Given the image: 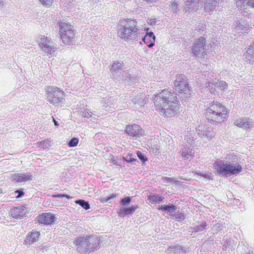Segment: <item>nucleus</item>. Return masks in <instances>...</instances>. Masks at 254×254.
Returning <instances> with one entry per match:
<instances>
[{
	"label": "nucleus",
	"mask_w": 254,
	"mask_h": 254,
	"mask_svg": "<svg viewBox=\"0 0 254 254\" xmlns=\"http://www.w3.org/2000/svg\"><path fill=\"white\" fill-rule=\"evenodd\" d=\"M177 93L171 92L167 89L154 95V103L160 114L165 117L175 116L179 110Z\"/></svg>",
	"instance_id": "nucleus-1"
},
{
	"label": "nucleus",
	"mask_w": 254,
	"mask_h": 254,
	"mask_svg": "<svg viewBox=\"0 0 254 254\" xmlns=\"http://www.w3.org/2000/svg\"><path fill=\"white\" fill-rule=\"evenodd\" d=\"M226 160L217 159L214 163V168L223 176H236L242 170V166L238 163L239 157L233 154L227 155Z\"/></svg>",
	"instance_id": "nucleus-2"
},
{
	"label": "nucleus",
	"mask_w": 254,
	"mask_h": 254,
	"mask_svg": "<svg viewBox=\"0 0 254 254\" xmlns=\"http://www.w3.org/2000/svg\"><path fill=\"white\" fill-rule=\"evenodd\" d=\"M101 238L95 235L85 236L77 238L74 243L76 250L81 254H89L100 248Z\"/></svg>",
	"instance_id": "nucleus-3"
},
{
	"label": "nucleus",
	"mask_w": 254,
	"mask_h": 254,
	"mask_svg": "<svg viewBox=\"0 0 254 254\" xmlns=\"http://www.w3.org/2000/svg\"><path fill=\"white\" fill-rule=\"evenodd\" d=\"M228 111L225 106L218 102H213L207 108L205 117L213 124L220 123L227 118Z\"/></svg>",
	"instance_id": "nucleus-4"
},
{
	"label": "nucleus",
	"mask_w": 254,
	"mask_h": 254,
	"mask_svg": "<svg viewBox=\"0 0 254 254\" xmlns=\"http://www.w3.org/2000/svg\"><path fill=\"white\" fill-rule=\"evenodd\" d=\"M121 27L118 32V36L122 39L127 40L135 39L138 34L137 22L131 19L120 21Z\"/></svg>",
	"instance_id": "nucleus-5"
},
{
	"label": "nucleus",
	"mask_w": 254,
	"mask_h": 254,
	"mask_svg": "<svg viewBox=\"0 0 254 254\" xmlns=\"http://www.w3.org/2000/svg\"><path fill=\"white\" fill-rule=\"evenodd\" d=\"M59 33L64 44H72L75 42V32L72 26L65 22L59 23Z\"/></svg>",
	"instance_id": "nucleus-6"
},
{
	"label": "nucleus",
	"mask_w": 254,
	"mask_h": 254,
	"mask_svg": "<svg viewBox=\"0 0 254 254\" xmlns=\"http://www.w3.org/2000/svg\"><path fill=\"white\" fill-rule=\"evenodd\" d=\"M125 65L123 63L120 62H114L110 69L112 76L118 80H125L129 83L130 77L128 73L126 72L125 69Z\"/></svg>",
	"instance_id": "nucleus-7"
},
{
	"label": "nucleus",
	"mask_w": 254,
	"mask_h": 254,
	"mask_svg": "<svg viewBox=\"0 0 254 254\" xmlns=\"http://www.w3.org/2000/svg\"><path fill=\"white\" fill-rule=\"evenodd\" d=\"M175 90L180 94L190 95V87L188 83L187 77L183 74H178L174 81Z\"/></svg>",
	"instance_id": "nucleus-8"
},
{
	"label": "nucleus",
	"mask_w": 254,
	"mask_h": 254,
	"mask_svg": "<svg viewBox=\"0 0 254 254\" xmlns=\"http://www.w3.org/2000/svg\"><path fill=\"white\" fill-rule=\"evenodd\" d=\"M46 91L47 98L50 103L57 105L59 103H64V92L59 88L49 87L47 88Z\"/></svg>",
	"instance_id": "nucleus-9"
},
{
	"label": "nucleus",
	"mask_w": 254,
	"mask_h": 254,
	"mask_svg": "<svg viewBox=\"0 0 254 254\" xmlns=\"http://www.w3.org/2000/svg\"><path fill=\"white\" fill-rule=\"evenodd\" d=\"M206 49V41L203 37L196 39L192 48L193 56L198 58H205Z\"/></svg>",
	"instance_id": "nucleus-10"
},
{
	"label": "nucleus",
	"mask_w": 254,
	"mask_h": 254,
	"mask_svg": "<svg viewBox=\"0 0 254 254\" xmlns=\"http://www.w3.org/2000/svg\"><path fill=\"white\" fill-rule=\"evenodd\" d=\"M38 42L40 47L45 52L52 54L55 52L54 43L49 38L42 36Z\"/></svg>",
	"instance_id": "nucleus-11"
},
{
	"label": "nucleus",
	"mask_w": 254,
	"mask_h": 254,
	"mask_svg": "<svg viewBox=\"0 0 254 254\" xmlns=\"http://www.w3.org/2000/svg\"><path fill=\"white\" fill-rule=\"evenodd\" d=\"M232 34L235 36H240L241 33L248 32L250 25L246 21L239 20L232 26Z\"/></svg>",
	"instance_id": "nucleus-12"
},
{
	"label": "nucleus",
	"mask_w": 254,
	"mask_h": 254,
	"mask_svg": "<svg viewBox=\"0 0 254 254\" xmlns=\"http://www.w3.org/2000/svg\"><path fill=\"white\" fill-rule=\"evenodd\" d=\"M196 132L201 138H206L210 140L214 136V132L207 125H200L196 128Z\"/></svg>",
	"instance_id": "nucleus-13"
},
{
	"label": "nucleus",
	"mask_w": 254,
	"mask_h": 254,
	"mask_svg": "<svg viewBox=\"0 0 254 254\" xmlns=\"http://www.w3.org/2000/svg\"><path fill=\"white\" fill-rule=\"evenodd\" d=\"M126 133L130 136L137 138L144 134V130L136 124L128 125L126 127Z\"/></svg>",
	"instance_id": "nucleus-14"
},
{
	"label": "nucleus",
	"mask_w": 254,
	"mask_h": 254,
	"mask_svg": "<svg viewBox=\"0 0 254 254\" xmlns=\"http://www.w3.org/2000/svg\"><path fill=\"white\" fill-rule=\"evenodd\" d=\"M36 219L39 223L44 225H51L57 220L55 215L50 212L43 213Z\"/></svg>",
	"instance_id": "nucleus-15"
},
{
	"label": "nucleus",
	"mask_w": 254,
	"mask_h": 254,
	"mask_svg": "<svg viewBox=\"0 0 254 254\" xmlns=\"http://www.w3.org/2000/svg\"><path fill=\"white\" fill-rule=\"evenodd\" d=\"M234 124L244 129H251L254 127V122L252 119L248 118H241L235 120Z\"/></svg>",
	"instance_id": "nucleus-16"
},
{
	"label": "nucleus",
	"mask_w": 254,
	"mask_h": 254,
	"mask_svg": "<svg viewBox=\"0 0 254 254\" xmlns=\"http://www.w3.org/2000/svg\"><path fill=\"white\" fill-rule=\"evenodd\" d=\"M12 217L15 219H21L26 216L27 208L24 206L15 207L10 209Z\"/></svg>",
	"instance_id": "nucleus-17"
},
{
	"label": "nucleus",
	"mask_w": 254,
	"mask_h": 254,
	"mask_svg": "<svg viewBox=\"0 0 254 254\" xmlns=\"http://www.w3.org/2000/svg\"><path fill=\"white\" fill-rule=\"evenodd\" d=\"M207 224L206 222L203 221L200 223H197L192 227H190L189 231L192 233L200 232L206 231L208 229Z\"/></svg>",
	"instance_id": "nucleus-18"
},
{
	"label": "nucleus",
	"mask_w": 254,
	"mask_h": 254,
	"mask_svg": "<svg viewBox=\"0 0 254 254\" xmlns=\"http://www.w3.org/2000/svg\"><path fill=\"white\" fill-rule=\"evenodd\" d=\"M194 154V151L191 145H186L181 150V155L182 157L185 159H189L190 157L193 156Z\"/></svg>",
	"instance_id": "nucleus-19"
},
{
	"label": "nucleus",
	"mask_w": 254,
	"mask_h": 254,
	"mask_svg": "<svg viewBox=\"0 0 254 254\" xmlns=\"http://www.w3.org/2000/svg\"><path fill=\"white\" fill-rule=\"evenodd\" d=\"M199 2H203L201 0H187L186 2V6L185 10L190 11H192L194 9H197Z\"/></svg>",
	"instance_id": "nucleus-20"
},
{
	"label": "nucleus",
	"mask_w": 254,
	"mask_h": 254,
	"mask_svg": "<svg viewBox=\"0 0 254 254\" xmlns=\"http://www.w3.org/2000/svg\"><path fill=\"white\" fill-rule=\"evenodd\" d=\"M155 36L152 32H147L142 41L149 48L152 47L155 44Z\"/></svg>",
	"instance_id": "nucleus-21"
},
{
	"label": "nucleus",
	"mask_w": 254,
	"mask_h": 254,
	"mask_svg": "<svg viewBox=\"0 0 254 254\" xmlns=\"http://www.w3.org/2000/svg\"><path fill=\"white\" fill-rule=\"evenodd\" d=\"M157 209L173 215L177 210V207L174 204L169 203V204L161 205Z\"/></svg>",
	"instance_id": "nucleus-22"
},
{
	"label": "nucleus",
	"mask_w": 254,
	"mask_h": 254,
	"mask_svg": "<svg viewBox=\"0 0 254 254\" xmlns=\"http://www.w3.org/2000/svg\"><path fill=\"white\" fill-rule=\"evenodd\" d=\"M40 232L32 231L29 233L27 236L25 243L27 244H32L37 241L39 238Z\"/></svg>",
	"instance_id": "nucleus-23"
},
{
	"label": "nucleus",
	"mask_w": 254,
	"mask_h": 254,
	"mask_svg": "<svg viewBox=\"0 0 254 254\" xmlns=\"http://www.w3.org/2000/svg\"><path fill=\"white\" fill-rule=\"evenodd\" d=\"M138 207V205H131L128 207H124L121 208L119 212V215L120 216H124L126 215L132 214L135 210Z\"/></svg>",
	"instance_id": "nucleus-24"
},
{
	"label": "nucleus",
	"mask_w": 254,
	"mask_h": 254,
	"mask_svg": "<svg viewBox=\"0 0 254 254\" xmlns=\"http://www.w3.org/2000/svg\"><path fill=\"white\" fill-rule=\"evenodd\" d=\"M12 179L17 182L21 183L31 180V176L24 173H17L12 176Z\"/></svg>",
	"instance_id": "nucleus-25"
},
{
	"label": "nucleus",
	"mask_w": 254,
	"mask_h": 254,
	"mask_svg": "<svg viewBox=\"0 0 254 254\" xmlns=\"http://www.w3.org/2000/svg\"><path fill=\"white\" fill-rule=\"evenodd\" d=\"M218 3V0H205L204 4V9L206 12H209L213 11Z\"/></svg>",
	"instance_id": "nucleus-26"
},
{
	"label": "nucleus",
	"mask_w": 254,
	"mask_h": 254,
	"mask_svg": "<svg viewBox=\"0 0 254 254\" xmlns=\"http://www.w3.org/2000/svg\"><path fill=\"white\" fill-rule=\"evenodd\" d=\"M163 197L157 194L147 195V201L152 204H159L163 201Z\"/></svg>",
	"instance_id": "nucleus-27"
},
{
	"label": "nucleus",
	"mask_w": 254,
	"mask_h": 254,
	"mask_svg": "<svg viewBox=\"0 0 254 254\" xmlns=\"http://www.w3.org/2000/svg\"><path fill=\"white\" fill-rule=\"evenodd\" d=\"M184 248L180 245H172L166 251L168 254H183Z\"/></svg>",
	"instance_id": "nucleus-28"
},
{
	"label": "nucleus",
	"mask_w": 254,
	"mask_h": 254,
	"mask_svg": "<svg viewBox=\"0 0 254 254\" xmlns=\"http://www.w3.org/2000/svg\"><path fill=\"white\" fill-rule=\"evenodd\" d=\"M246 59L247 61H251L254 59V41L253 45H251L246 52Z\"/></svg>",
	"instance_id": "nucleus-29"
},
{
	"label": "nucleus",
	"mask_w": 254,
	"mask_h": 254,
	"mask_svg": "<svg viewBox=\"0 0 254 254\" xmlns=\"http://www.w3.org/2000/svg\"><path fill=\"white\" fill-rule=\"evenodd\" d=\"M206 80H207V82L205 84V86L207 87H210L211 84L212 85H214L215 87L217 88H220L219 83L220 80L217 79L215 78L214 80H212L211 79H209L208 78H207Z\"/></svg>",
	"instance_id": "nucleus-30"
},
{
	"label": "nucleus",
	"mask_w": 254,
	"mask_h": 254,
	"mask_svg": "<svg viewBox=\"0 0 254 254\" xmlns=\"http://www.w3.org/2000/svg\"><path fill=\"white\" fill-rule=\"evenodd\" d=\"M118 193H112L110 196L106 197H101L100 198V200L102 203H105L110 200H113L118 197Z\"/></svg>",
	"instance_id": "nucleus-31"
},
{
	"label": "nucleus",
	"mask_w": 254,
	"mask_h": 254,
	"mask_svg": "<svg viewBox=\"0 0 254 254\" xmlns=\"http://www.w3.org/2000/svg\"><path fill=\"white\" fill-rule=\"evenodd\" d=\"M75 203L80 205L82 208L85 210H88L90 208V205L88 201L84 199H78L75 201Z\"/></svg>",
	"instance_id": "nucleus-32"
},
{
	"label": "nucleus",
	"mask_w": 254,
	"mask_h": 254,
	"mask_svg": "<svg viewBox=\"0 0 254 254\" xmlns=\"http://www.w3.org/2000/svg\"><path fill=\"white\" fill-rule=\"evenodd\" d=\"M173 215L175 217V219L178 221L182 222L186 219V216L184 214V213L180 212L179 210L177 211V212L175 211Z\"/></svg>",
	"instance_id": "nucleus-33"
},
{
	"label": "nucleus",
	"mask_w": 254,
	"mask_h": 254,
	"mask_svg": "<svg viewBox=\"0 0 254 254\" xmlns=\"http://www.w3.org/2000/svg\"><path fill=\"white\" fill-rule=\"evenodd\" d=\"M131 198L132 197L125 196L120 200V204L124 206H127L130 203Z\"/></svg>",
	"instance_id": "nucleus-34"
},
{
	"label": "nucleus",
	"mask_w": 254,
	"mask_h": 254,
	"mask_svg": "<svg viewBox=\"0 0 254 254\" xmlns=\"http://www.w3.org/2000/svg\"><path fill=\"white\" fill-rule=\"evenodd\" d=\"M80 114L82 117L87 118H90L92 117V115H94L92 112L89 111L88 109L81 111Z\"/></svg>",
	"instance_id": "nucleus-35"
},
{
	"label": "nucleus",
	"mask_w": 254,
	"mask_h": 254,
	"mask_svg": "<svg viewBox=\"0 0 254 254\" xmlns=\"http://www.w3.org/2000/svg\"><path fill=\"white\" fill-rule=\"evenodd\" d=\"M78 143V139L76 137H73L70 139L68 143V145L70 147H74L77 145Z\"/></svg>",
	"instance_id": "nucleus-36"
},
{
	"label": "nucleus",
	"mask_w": 254,
	"mask_h": 254,
	"mask_svg": "<svg viewBox=\"0 0 254 254\" xmlns=\"http://www.w3.org/2000/svg\"><path fill=\"white\" fill-rule=\"evenodd\" d=\"M132 154H128L126 157H123V160L128 163L133 164L135 162L137 161V160L134 158H132Z\"/></svg>",
	"instance_id": "nucleus-37"
},
{
	"label": "nucleus",
	"mask_w": 254,
	"mask_h": 254,
	"mask_svg": "<svg viewBox=\"0 0 254 254\" xmlns=\"http://www.w3.org/2000/svg\"><path fill=\"white\" fill-rule=\"evenodd\" d=\"M137 156L138 158L142 161V162H145L147 160V157L142 154L141 152L138 151L136 152Z\"/></svg>",
	"instance_id": "nucleus-38"
},
{
	"label": "nucleus",
	"mask_w": 254,
	"mask_h": 254,
	"mask_svg": "<svg viewBox=\"0 0 254 254\" xmlns=\"http://www.w3.org/2000/svg\"><path fill=\"white\" fill-rule=\"evenodd\" d=\"M54 0H39L43 5L45 6L50 7L53 3Z\"/></svg>",
	"instance_id": "nucleus-39"
},
{
	"label": "nucleus",
	"mask_w": 254,
	"mask_h": 254,
	"mask_svg": "<svg viewBox=\"0 0 254 254\" xmlns=\"http://www.w3.org/2000/svg\"><path fill=\"white\" fill-rule=\"evenodd\" d=\"M169 7L171 9L172 11L177 13L178 11V4L175 1L172 2L170 5Z\"/></svg>",
	"instance_id": "nucleus-40"
},
{
	"label": "nucleus",
	"mask_w": 254,
	"mask_h": 254,
	"mask_svg": "<svg viewBox=\"0 0 254 254\" xmlns=\"http://www.w3.org/2000/svg\"><path fill=\"white\" fill-rule=\"evenodd\" d=\"M49 144L48 141L47 140H43V141L40 142V144L39 146L40 148H42L43 149H47L49 147Z\"/></svg>",
	"instance_id": "nucleus-41"
},
{
	"label": "nucleus",
	"mask_w": 254,
	"mask_h": 254,
	"mask_svg": "<svg viewBox=\"0 0 254 254\" xmlns=\"http://www.w3.org/2000/svg\"><path fill=\"white\" fill-rule=\"evenodd\" d=\"M219 84L220 85V89L221 90H224L227 89L228 84L225 81L220 80V83Z\"/></svg>",
	"instance_id": "nucleus-42"
},
{
	"label": "nucleus",
	"mask_w": 254,
	"mask_h": 254,
	"mask_svg": "<svg viewBox=\"0 0 254 254\" xmlns=\"http://www.w3.org/2000/svg\"><path fill=\"white\" fill-rule=\"evenodd\" d=\"M15 193L17 194V195L16 197V198H21L24 194V192L21 190H15Z\"/></svg>",
	"instance_id": "nucleus-43"
},
{
	"label": "nucleus",
	"mask_w": 254,
	"mask_h": 254,
	"mask_svg": "<svg viewBox=\"0 0 254 254\" xmlns=\"http://www.w3.org/2000/svg\"><path fill=\"white\" fill-rule=\"evenodd\" d=\"M247 3L254 8V0H248Z\"/></svg>",
	"instance_id": "nucleus-44"
},
{
	"label": "nucleus",
	"mask_w": 254,
	"mask_h": 254,
	"mask_svg": "<svg viewBox=\"0 0 254 254\" xmlns=\"http://www.w3.org/2000/svg\"><path fill=\"white\" fill-rule=\"evenodd\" d=\"M173 180L172 178L165 177L164 178V182H171Z\"/></svg>",
	"instance_id": "nucleus-45"
},
{
	"label": "nucleus",
	"mask_w": 254,
	"mask_h": 254,
	"mask_svg": "<svg viewBox=\"0 0 254 254\" xmlns=\"http://www.w3.org/2000/svg\"><path fill=\"white\" fill-rule=\"evenodd\" d=\"M54 197L55 198H62L63 197V194L58 193L53 195Z\"/></svg>",
	"instance_id": "nucleus-46"
},
{
	"label": "nucleus",
	"mask_w": 254,
	"mask_h": 254,
	"mask_svg": "<svg viewBox=\"0 0 254 254\" xmlns=\"http://www.w3.org/2000/svg\"><path fill=\"white\" fill-rule=\"evenodd\" d=\"M199 175L201 176H202V177H203L204 178H209V176H210V175L208 174L200 173V174H199Z\"/></svg>",
	"instance_id": "nucleus-47"
},
{
	"label": "nucleus",
	"mask_w": 254,
	"mask_h": 254,
	"mask_svg": "<svg viewBox=\"0 0 254 254\" xmlns=\"http://www.w3.org/2000/svg\"><path fill=\"white\" fill-rule=\"evenodd\" d=\"M143 1H145L148 2L149 4L153 3V2H156L157 0H143Z\"/></svg>",
	"instance_id": "nucleus-48"
},
{
	"label": "nucleus",
	"mask_w": 254,
	"mask_h": 254,
	"mask_svg": "<svg viewBox=\"0 0 254 254\" xmlns=\"http://www.w3.org/2000/svg\"><path fill=\"white\" fill-rule=\"evenodd\" d=\"M53 119V122L54 123V125L56 126H59V124L58 122L56 121L55 119L54 118Z\"/></svg>",
	"instance_id": "nucleus-49"
},
{
	"label": "nucleus",
	"mask_w": 254,
	"mask_h": 254,
	"mask_svg": "<svg viewBox=\"0 0 254 254\" xmlns=\"http://www.w3.org/2000/svg\"><path fill=\"white\" fill-rule=\"evenodd\" d=\"M65 197L67 198V199H70L72 198L71 196H70L66 194H63V197Z\"/></svg>",
	"instance_id": "nucleus-50"
},
{
	"label": "nucleus",
	"mask_w": 254,
	"mask_h": 254,
	"mask_svg": "<svg viewBox=\"0 0 254 254\" xmlns=\"http://www.w3.org/2000/svg\"><path fill=\"white\" fill-rule=\"evenodd\" d=\"M238 1H237V2H239V1H240L241 3H243L246 0H237Z\"/></svg>",
	"instance_id": "nucleus-51"
},
{
	"label": "nucleus",
	"mask_w": 254,
	"mask_h": 254,
	"mask_svg": "<svg viewBox=\"0 0 254 254\" xmlns=\"http://www.w3.org/2000/svg\"><path fill=\"white\" fill-rule=\"evenodd\" d=\"M207 74L208 75V74H207V72H205V74H203V75L206 77Z\"/></svg>",
	"instance_id": "nucleus-52"
},
{
	"label": "nucleus",
	"mask_w": 254,
	"mask_h": 254,
	"mask_svg": "<svg viewBox=\"0 0 254 254\" xmlns=\"http://www.w3.org/2000/svg\"><path fill=\"white\" fill-rule=\"evenodd\" d=\"M2 193V189H0V194Z\"/></svg>",
	"instance_id": "nucleus-53"
},
{
	"label": "nucleus",
	"mask_w": 254,
	"mask_h": 254,
	"mask_svg": "<svg viewBox=\"0 0 254 254\" xmlns=\"http://www.w3.org/2000/svg\"><path fill=\"white\" fill-rule=\"evenodd\" d=\"M0 3L2 4V6L3 5V2H0Z\"/></svg>",
	"instance_id": "nucleus-54"
},
{
	"label": "nucleus",
	"mask_w": 254,
	"mask_h": 254,
	"mask_svg": "<svg viewBox=\"0 0 254 254\" xmlns=\"http://www.w3.org/2000/svg\"><path fill=\"white\" fill-rule=\"evenodd\" d=\"M200 2V4H201V5H202V4H201V3H202V2Z\"/></svg>",
	"instance_id": "nucleus-55"
}]
</instances>
